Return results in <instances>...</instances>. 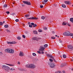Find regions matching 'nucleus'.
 I'll return each mask as SVG.
<instances>
[{
    "instance_id": "obj_1",
    "label": "nucleus",
    "mask_w": 73,
    "mask_h": 73,
    "mask_svg": "<svg viewBox=\"0 0 73 73\" xmlns=\"http://www.w3.org/2000/svg\"><path fill=\"white\" fill-rule=\"evenodd\" d=\"M5 52L6 53H9L13 54L14 53V50L9 48L5 50Z\"/></svg>"
},
{
    "instance_id": "obj_2",
    "label": "nucleus",
    "mask_w": 73,
    "mask_h": 73,
    "mask_svg": "<svg viewBox=\"0 0 73 73\" xmlns=\"http://www.w3.org/2000/svg\"><path fill=\"white\" fill-rule=\"evenodd\" d=\"M2 68L6 72H9V69H10V68L9 66L5 65H3L2 66Z\"/></svg>"
},
{
    "instance_id": "obj_3",
    "label": "nucleus",
    "mask_w": 73,
    "mask_h": 73,
    "mask_svg": "<svg viewBox=\"0 0 73 73\" xmlns=\"http://www.w3.org/2000/svg\"><path fill=\"white\" fill-rule=\"evenodd\" d=\"M26 68H35L36 67V66L34 64H27L26 66Z\"/></svg>"
},
{
    "instance_id": "obj_4",
    "label": "nucleus",
    "mask_w": 73,
    "mask_h": 73,
    "mask_svg": "<svg viewBox=\"0 0 73 73\" xmlns=\"http://www.w3.org/2000/svg\"><path fill=\"white\" fill-rule=\"evenodd\" d=\"M63 35L64 36H73V34L70 33L68 31H67L66 32H65L64 33H63Z\"/></svg>"
},
{
    "instance_id": "obj_5",
    "label": "nucleus",
    "mask_w": 73,
    "mask_h": 73,
    "mask_svg": "<svg viewBox=\"0 0 73 73\" xmlns=\"http://www.w3.org/2000/svg\"><path fill=\"white\" fill-rule=\"evenodd\" d=\"M48 64L49 66H50L51 68H54V66H55L54 64L50 62H48Z\"/></svg>"
},
{
    "instance_id": "obj_6",
    "label": "nucleus",
    "mask_w": 73,
    "mask_h": 73,
    "mask_svg": "<svg viewBox=\"0 0 73 73\" xmlns=\"http://www.w3.org/2000/svg\"><path fill=\"white\" fill-rule=\"evenodd\" d=\"M69 50L72 51L73 50V46L71 45H70L68 46Z\"/></svg>"
},
{
    "instance_id": "obj_7",
    "label": "nucleus",
    "mask_w": 73,
    "mask_h": 73,
    "mask_svg": "<svg viewBox=\"0 0 73 73\" xmlns=\"http://www.w3.org/2000/svg\"><path fill=\"white\" fill-rule=\"evenodd\" d=\"M23 3H24V4H25L28 5H31V3L28 1H23Z\"/></svg>"
},
{
    "instance_id": "obj_8",
    "label": "nucleus",
    "mask_w": 73,
    "mask_h": 73,
    "mask_svg": "<svg viewBox=\"0 0 73 73\" xmlns=\"http://www.w3.org/2000/svg\"><path fill=\"white\" fill-rule=\"evenodd\" d=\"M47 57H50L51 58H53V56L52 55L50 54H46Z\"/></svg>"
},
{
    "instance_id": "obj_9",
    "label": "nucleus",
    "mask_w": 73,
    "mask_h": 73,
    "mask_svg": "<svg viewBox=\"0 0 73 73\" xmlns=\"http://www.w3.org/2000/svg\"><path fill=\"white\" fill-rule=\"evenodd\" d=\"M27 19H28V20H29V19H32V20H37L38 19V18L36 17H33L30 18H27Z\"/></svg>"
},
{
    "instance_id": "obj_10",
    "label": "nucleus",
    "mask_w": 73,
    "mask_h": 73,
    "mask_svg": "<svg viewBox=\"0 0 73 73\" xmlns=\"http://www.w3.org/2000/svg\"><path fill=\"white\" fill-rule=\"evenodd\" d=\"M62 25H68V26H70V25L69 23L65 22H63L62 23Z\"/></svg>"
},
{
    "instance_id": "obj_11",
    "label": "nucleus",
    "mask_w": 73,
    "mask_h": 73,
    "mask_svg": "<svg viewBox=\"0 0 73 73\" xmlns=\"http://www.w3.org/2000/svg\"><path fill=\"white\" fill-rule=\"evenodd\" d=\"M40 47V48L39 49V50L40 51H44L45 49V48L42 46H41Z\"/></svg>"
},
{
    "instance_id": "obj_12",
    "label": "nucleus",
    "mask_w": 73,
    "mask_h": 73,
    "mask_svg": "<svg viewBox=\"0 0 73 73\" xmlns=\"http://www.w3.org/2000/svg\"><path fill=\"white\" fill-rule=\"evenodd\" d=\"M64 3H65V4H68V5L71 4L72 3V2L69 1H65Z\"/></svg>"
},
{
    "instance_id": "obj_13",
    "label": "nucleus",
    "mask_w": 73,
    "mask_h": 73,
    "mask_svg": "<svg viewBox=\"0 0 73 73\" xmlns=\"http://www.w3.org/2000/svg\"><path fill=\"white\" fill-rule=\"evenodd\" d=\"M19 55L20 56H22V57L24 56V54H23V53L22 52H20Z\"/></svg>"
},
{
    "instance_id": "obj_14",
    "label": "nucleus",
    "mask_w": 73,
    "mask_h": 73,
    "mask_svg": "<svg viewBox=\"0 0 73 73\" xmlns=\"http://www.w3.org/2000/svg\"><path fill=\"white\" fill-rule=\"evenodd\" d=\"M33 40H37V41H38V38L37 37H35L33 38Z\"/></svg>"
},
{
    "instance_id": "obj_15",
    "label": "nucleus",
    "mask_w": 73,
    "mask_h": 73,
    "mask_svg": "<svg viewBox=\"0 0 73 73\" xmlns=\"http://www.w3.org/2000/svg\"><path fill=\"white\" fill-rule=\"evenodd\" d=\"M66 66V64L63 63L62 64H61L60 66L61 67H64V66Z\"/></svg>"
},
{
    "instance_id": "obj_16",
    "label": "nucleus",
    "mask_w": 73,
    "mask_h": 73,
    "mask_svg": "<svg viewBox=\"0 0 73 73\" xmlns=\"http://www.w3.org/2000/svg\"><path fill=\"white\" fill-rule=\"evenodd\" d=\"M7 6H8V5H7V4H4L3 5V8H7Z\"/></svg>"
},
{
    "instance_id": "obj_17",
    "label": "nucleus",
    "mask_w": 73,
    "mask_h": 73,
    "mask_svg": "<svg viewBox=\"0 0 73 73\" xmlns=\"http://www.w3.org/2000/svg\"><path fill=\"white\" fill-rule=\"evenodd\" d=\"M63 57L64 58H66V56L65 54H63Z\"/></svg>"
},
{
    "instance_id": "obj_18",
    "label": "nucleus",
    "mask_w": 73,
    "mask_h": 73,
    "mask_svg": "<svg viewBox=\"0 0 73 73\" xmlns=\"http://www.w3.org/2000/svg\"><path fill=\"white\" fill-rule=\"evenodd\" d=\"M5 28H8L9 27V26L8 25H5L4 26Z\"/></svg>"
},
{
    "instance_id": "obj_19",
    "label": "nucleus",
    "mask_w": 73,
    "mask_h": 73,
    "mask_svg": "<svg viewBox=\"0 0 73 73\" xmlns=\"http://www.w3.org/2000/svg\"><path fill=\"white\" fill-rule=\"evenodd\" d=\"M11 44H16V42L15 41L11 42Z\"/></svg>"
},
{
    "instance_id": "obj_20",
    "label": "nucleus",
    "mask_w": 73,
    "mask_h": 73,
    "mask_svg": "<svg viewBox=\"0 0 73 73\" xmlns=\"http://www.w3.org/2000/svg\"><path fill=\"white\" fill-rule=\"evenodd\" d=\"M30 16V15H25V17L27 18V17H29Z\"/></svg>"
},
{
    "instance_id": "obj_21",
    "label": "nucleus",
    "mask_w": 73,
    "mask_h": 73,
    "mask_svg": "<svg viewBox=\"0 0 73 73\" xmlns=\"http://www.w3.org/2000/svg\"><path fill=\"white\" fill-rule=\"evenodd\" d=\"M62 7L63 8H66V5H62Z\"/></svg>"
},
{
    "instance_id": "obj_22",
    "label": "nucleus",
    "mask_w": 73,
    "mask_h": 73,
    "mask_svg": "<svg viewBox=\"0 0 73 73\" xmlns=\"http://www.w3.org/2000/svg\"><path fill=\"white\" fill-rule=\"evenodd\" d=\"M70 21H71V22H72V23H73V18H71L70 19Z\"/></svg>"
},
{
    "instance_id": "obj_23",
    "label": "nucleus",
    "mask_w": 73,
    "mask_h": 73,
    "mask_svg": "<svg viewBox=\"0 0 73 73\" xmlns=\"http://www.w3.org/2000/svg\"><path fill=\"white\" fill-rule=\"evenodd\" d=\"M33 33L34 34H37V31H33Z\"/></svg>"
},
{
    "instance_id": "obj_24",
    "label": "nucleus",
    "mask_w": 73,
    "mask_h": 73,
    "mask_svg": "<svg viewBox=\"0 0 73 73\" xmlns=\"http://www.w3.org/2000/svg\"><path fill=\"white\" fill-rule=\"evenodd\" d=\"M17 38L18 40H21V37L19 36H18L17 37Z\"/></svg>"
},
{
    "instance_id": "obj_25",
    "label": "nucleus",
    "mask_w": 73,
    "mask_h": 73,
    "mask_svg": "<svg viewBox=\"0 0 73 73\" xmlns=\"http://www.w3.org/2000/svg\"><path fill=\"white\" fill-rule=\"evenodd\" d=\"M6 65H9V66H14V65L12 64H6Z\"/></svg>"
},
{
    "instance_id": "obj_26",
    "label": "nucleus",
    "mask_w": 73,
    "mask_h": 73,
    "mask_svg": "<svg viewBox=\"0 0 73 73\" xmlns=\"http://www.w3.org/2000/svg\"><path fill=\"white\" fill-rule=\"evenodd\" d=\"M41 18L42 19L44 20V19H45V17H44V16H42L41 17Z\"/></svg>"
},
{
    "instance_id": "obj_27",
    "label": "nucleus",
    "mask_w": 73,
    "mask_h": 73,
    "mask_svg": "<svg viewBox=\"0 0 73 73\" xmlns=\"http://www.w3.org/2000/svg\"><path fill=\"white\" fill-rule=\"evenodd\" d=\"M43 29H44V30H47L48 29L47 28H46V27H45L43 28Z\"/></svg>"
},
{
    "instance_id": "obj_28",
    "label": "nucleus",
    "mask_w": 73,
    "mask_h": 73,
    "mask_svg": "<svg viewBox=\"0 0 73 73\" xmlns=\"http://www.w3.org/2000/svg\"><path fill=\"white\" fill-rule=\"evenodd\" d=\"M44 47L45 48H46V47H48V44H45L44 45Z\"/></svg>"
},
{
    "instance_id": "obj_29",
    "label": "nucleus",
    "mask_w": 73,
    "mask_h": 73,
    "mask_svg": "<svg viewBox=\"0 0 73 73\" xmlns=\"http://www.w3.org/2000/svg\"><path fill=\"white\" fill-rule=\"evenodd\" d=\"M33 55L34 56H36V54L35 53H33Z\"/></svg>"
},
{
    "instance_id": "obj_30",
    "label": "nucleus",
    "mask_w": 73,
    "mask_h": 73,
    "mask_svg": "<svg viewBox=\"0 0 73 73\" xmlns=\"http://www.w3.org/2000/svg\"><path fill=\"white\" fill-rule=\"evenodd\" d=\"M15 21L16 22H19V19H16L15 20Z\"/></svg>"
},
{
    "instance_id": "obj_31",
    "label": "nucleus",
    "mask_w": 73,
    "mask_h": 73,
    "mask_svg": "<svg viewBox=\"0 0 73 73\" xmlns=\"http://www.w3.org/2000/svg\"><path fill=\"white\" fill-rule=\"evenodd\" d=\"M6 31H7V32H8L9 33H10V31H9V30H8V29H7L6 30Z\"/></svg>"
},
{
    "instance_id": "obj_32",
    "label": "nucleus",
    "mask_w": 73,
    "mask_h": 73,
    "mask_svg": "<svg viewBox=\"0 0 73 73\" xmlns=\"http://www.w3.org/2000/svg\"><path fill=\"white\" fill-rule=\"evenodd\" d=\"M59 41L60 43H61V44H62V40H60Z\"/></svg>"
},
{
    "instance_id": "obj_33",
    "label": "nucleus",
    "mask_w": 73,
    "mask_h": 73,
    "mask_svg": "<svg viewBox=\"0 0 73 73\" xmlns=\"http://www.w3.org/2000/svg\"><path fill=\"white\" fill-rule=\"evenodd\" d=\"M7 44H11V42H7Z\"/></svg>"
},
{
    "instance_id": "obj_34",
    "label": "nucleus",
    "mask_w": 73,
    "mask_h": 73,
    "mask_svg": "<svg viewBox=\"0 0 73 73\" xmlns=\"http://www.w3.org/2000/svg\"><path fill=\"white\" fill-rule=\"evenodd\" d=\"M37 26V25L36 24H35L33 26V27H36Z\"/></svg>"
},
{
    "instance_id": "obj_35",
    "label": "nucleus",
    "mask_w": 73,
    "mask_h": 73,
    "mask_svg": "<svg viewBox=\"0 0 73 73\" xmlns=\"http://www.w3.org/2000/svg\"><path fill=\"white\" fill-rule=\"evenodd\" d=\"M38 31L39 32H42V31L41 29H39L38 30Z\"/></svg>"
},
{
    "instance_id": "obj_36",
    "label": "nucleus",
    "mask_w": 73,
    "mask_h": 73,
    "mask_svg": "<svg viewBox=\"0 0 73 73\" xmlns=\"http://www.w3.org/2000/svg\"><path fill=\"white\" fill-rule=\"evenodd\" d=\"M49 61H50L51 62H53V60H52V59H49Z\"/></svg>"
},
{
    "instance_id": "obj_37",
    "label": "nucleus",
    "mask_w": 73,
    "mask_h": 73,
    "mask_svg": "<svg viewBox=\"0 0 73 73\" xmlns=\"http://www.w3.org/2000/svg\"><path fill=\"white\" fill-rule=\"evenodd\" d=\"M40 8H43V5H40Z\"/></svg>"
},
{
    "instance_id": "obj_38",
    "label": "nucleus",
    "mask_w": 73,
    "mask_h": 73,
    "mask_svg": "<svg viewBox=\"0 0 73 73\" xmlns=\"http://www.w3.org/2000/svg\"><path fill=\"white\" fill-rule=\"evenodd\" d=\"M29 27L30 28H32V25H29Z\"/></svg>"
},
{
    "instance_id": "obj_39",
    "label": "nucleus",
    "mask_w": 73,
    "mask_h": 73,
    "mask_svg": "<svg viewBox=\"0 0 73 73\" xmlns=\"http://www.w3.org/2000/svg\"><path fill=\"white\" fill-rule=\"evenodd\" d=\"M51 38H52V39H55V37L54 36L52 37Z\"/></svg>"
},
{
    "instance_id": "obj_40",
    "label": "nucleus",
    "mask_w": 73,
    "mask_h": 73,
    "mask_svg": "<svg viewBox=\"0 0 73 73\" xmlns=\"http://www.w3.org/2000/svg\"><path fill=\"white\" fill-rule=\"evenodd\" d=\"M37 52L39 54H41V52L39 51H38Z\"/></svg>"
},
{
    "instance_id": "obj_41",
    "label": "nucleus",
    "mask_w": 73,
    "mask_h": 73,
    "mask_svg": "<svg viewBox=\"0 0 73 73\" xmlns=\"http://www.w3.org/2000/svg\"><path fill=\"white\" fill-rule=\"evenodd\" d=\"M3 52H0V55H3Z\"/></svg>"
},
{
    "instance_id": "obj_42",
    "label": "nucleus",
    "mask_w": 73,
    "mask_h": 73,
    "mask_svg": "<svg viewBox=\"0 0 73 73\" xmlns=\"http://www.w3.org/2000/svg\"><path fill=\"white\" fill-rule=\"evenodd\" d=\"M52 59H53V60L54 62H56V61L55 60V59H54V58H53Z\"/></svg>"
},
{
    "instance_id": "obj_43",
    "label": "nucleus",
    "mask_w": 73,
    "mask_h": 73,
    "mask_svg": "<svg viewBox=\"0 0 73 73\" xmlns=\"http://www.w3.org/2000/svg\"><path fill=\"white\" fill-rule=\"evenodd\" d=\"M48 0H44V2H45V3H46V2H47V1H48Z\"/></svg>"
},
{
    "instance_id": "obj_44",
    "label": "nucleus",
    "mask_w": 73,
    "mask_h": 73,
    "mask_svg": "<svg viewBox=\"0 0 73 73\" xmlns=\"http://www.w3.org/2000/svg\"><path fill=\"white\" fill-rule=\"evenodd\" d=\"M3 24V23L2 22H0V25H2Z\"/></svg>"
},
{
    "instance_id": "obj_45",
    "label": "nucleus",
    "mask_w": 73,
    "mask_h": 73,
    "mask_svg": "<svg viewBox=\"0 0 73 73\" xmlns=\"http://www.w3.org/2000/svg\"><path fill=\"white\" fill-rule=\"evenodd\" d=\"M6 13H7V14H9L10 13L9 11H7L6 12Z\"/></svg>"
},
{
    "instance_id": "obj_46",
    "label": "nucleus",
    "mask_w": 73,
    "mask_h": 73,
    "mask_svg": "<svg viewBox=\"0 0 73 73\" xmlns=\"http://www.w3.org/2000/svg\"><path fill=\"white\" fill-rule=\"evenodd\" d=\"M23 37L25 38V36L24 35H23Z\"/></svg>"
},
{
    "instance_id": "obj_47",
    "label": "nucleus",
    "mask_w": 73,
    "mask_h": 73,
    "mask_svg": "<svg viewBox=\"0 0 73 73\" xmlns=\"http://www.w3.org/2000/svg\"><path fill=\"white\" fill-rule=\"evenodd\" d=\"M10 70H11V72H13V68H11Z\"/></svg>"
},
{
    "instance_id": "obj_48",
    "label": "nucleus",
    "mask_w": 73,
    "mask_h": 73,
    "mask_svg": "<svg viewBox=\"0 0 73 73\" xmlns=\"http://www.w3.org/2000/svg\"><path fill=\"white\" fill-rule=\"evenodd\" d=\"M31 24L32 25H33L35 24L33 23H31Z\"/></svg>"
},
{
    "instance_id": "obj_49",
    "label": "nucleus",
    "mask_w": 73,
    "mask_h": 73,
    "mask_svg": "<svg viewBox=\"0 0 73 73\" xmlns=\"http://www.w3.org/2000/svg\"><path fill=\"white\" fill-rule=\"evenodd\" d=\"M35 60H36V61H38V59H37V58L35 59Z\"/></svg>"
},
{
    "instance_id": "obj_50",
    "label": "nucleus",
    "mask_w": 73,
    "mask_h": 73,
    "mask_svg": "<svg viewBox=\"0 0 73 73\" xmlns=\"http://www.w3.org/2000/svg\"><path fill=\"white\" fill-rule=\"evenodd\" d=\"M63 73H65V71L64 70H63L62 71Z\"/></svg>"
},
{
    "instance_id": "obj_51",
    "label": "nucleus",
    "mask_w": 73,
    "mask_h": 73,
    "mask_svg": "<svg viewBox=\"0 0 73 73\" xmlns=\"http://www.w3.org/2000/svg\"><path fill=\"white\" fill-rule=\"evenodd\" d=\"M41 53V54H44V52L42 51V52Z\"/></svg>"
},
{
    "instance_id": "obj_52",
    "label": "nucleus",
    "mask_w": 73,
    "mask_h": 73,
    "mask_svg": "<svg viewBox=\"0 0 73 73\" xmlns=\"http://www.w3.org/2000/svg\"><path fill=\"white\" fill-rule=\"evenodd\" d=\"M18 64L19 65H20V62H18Z\"/></svg>"
},
{
    "instance_id": "obj_53",
    "label": "nucleus",
    "mask_w": 73,
    "mask_h": 73,
    "mask_svg": "<svg viewBox=\"0 0 73 73\" xmlns=\"http://www.w3.org/2000/svg\"><path fill=\"white\" fill-rule=\"evenodd\" d=\"M52 33H53V34H54V33H55V32H54V31H52Z\"/></svg>"
},
{
    "instance_id": "obj_54",
    "label": "nucleus",
    "mask_w": 73,
    "mask_h": 73,
    "mask_svg": "<svg viewBox=\"0 0 73 73\" xmlns=\"http://www.w3.org/2000/svg\"><path fill=\"white\" fill-rule=\"evenodd\" d=\"M19 70H22L21 68H20L19 69Z\"/></svg>"
},
{
    "instance_id": "obj_55",
    "label": "nucleus",
    "mask_w": 73,
    "mask_h": 73,
    "mask_svg": "<svg viewBox=\"0 0 73 73\" xmlns=\"http://www.w3.org/2000/svg\"><path fill=\"white\" fill-rule=\"evenodd\" d=\"M59 73H62V72H61V71H59Z\"/></svg>"
},
{
    "instance_id": "obj_56",
    "label": "nucleus",
    "mask_w": 73,
    "mask_h": 73,
    "mask_svg": "<svg viewBox=\"0 0 73 73\" xmlns=\"http://www.w3.org/2000/svg\"><path fill=\"white\" fill-rule=\"evenodd\" d=\"M4 23H5V21H4L3 22V24H4Z\"/></svg>"
},
{
    "instance_id": "obj_57",
    "label": "nucleus",
    "mask_w": 73,
    "mask_h": 73,
    "mask_svg": "<svg viewBox=\"0 0 73 73\" xmlns=\"http://www.w3.org/2000/svg\"><path fill=\"white\" fill-rule=\"evenodd\" d=\"M23 26H25V25H24V24H23Z\"/></svg>"
},
{
    "instance_id": "obj_58",
    "label": "nucleus",
    "mask_w": 73,
    "mask_h": 73,
    "mask_svg": "<svg viewBox=\"0 0 73 73\" xmlns=\"http://www.w3.org/2000/svg\"><path fill=\"white\" fill-rule=\"evenodd\" d=\"M55 36H56V37H57V35H55Z\"/></svg>"
},
{
    "instance_id": "obj_59",
    "label": "nucleus",
    "mask_w": 73,
    "mask_h": 73,
    "mask_svg": "<svg viewBox=\"0 0 73 73\" xmlns=\"http://www.w3.org/2000/svg\"><path fill=\"white\" fill-rule=\"evenodd\" d=\"M57 37H58H58H59V36H57Z\"/></svg>"
},
{
    "instance_id": "obj_60",
    "label": "nucleus",
    "mask_w": 73,
    "mask_h": 73,
    "mask_svg": "<svg viewBox=\"0 0 73 73\" xmlns=\"http://www.w3.org/2000/svg\"><path fill=\"white\" fill-rule=\"evenodd\" d=\"M72 70H73V69H72Z\"/></svg>"
},
{
    "instance_id": "obj_61",
    "label": "nucleus",
    "mask_w": 73,
    "mask_h": 73,
    "mask_svg": "<svg viewBox=\"0 0 73 73\" xmlns=\"http://www.w3.org/2000/svg\"><path fill=\"white\" fill-rule=\"evenodd\" d=\"M72 6L73 7V5H72Z\"/></svg>"
},
{
    "instance_id": "obj_62",
    "label": "nucleus",
    "mask_w": 73,
    "mask_h": 73,
    "mask_svg": "<svg viewBox=\"0 0 73 73\" xmlns=\"http://www.w3.org/2000/svg\"><path fill=\"white\" fill-rule=\"evenodd\" d=\"M72 38H73V36H72Z\"/></svg>"
},
{
    "instance_id": "obj_63",
    "label": "nucleus",
    "mask_w": 73,
    "mask_h": 73,
    "mask_svg": "<svg viewBox=\"0 0 73 73\" xmlns=\"http://www.w3.org/2000/svg\"><path fill=\"white\" fill-rule=\"evenodd\" d=\"M22 7H23V5H22Z\"/></svg>"
}]
</instances>
